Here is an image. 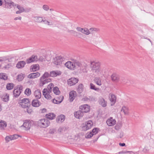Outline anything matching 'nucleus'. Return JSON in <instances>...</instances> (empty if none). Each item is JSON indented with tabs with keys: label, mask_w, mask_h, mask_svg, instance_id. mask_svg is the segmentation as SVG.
<instances>
[{
	"label": "nucleus",
	"mask_w": 154,
	"mask_h": 154,
	"mask_svg": "<svg viewBox=\"0 0 154 154\" xmlns=\"http://www.w3.org/2000/svg\"><path fill=\"white\" fill-rule=\"evenodd\" d=\"M3 100L4 101L8 102L9 100V96L8 95L6 94L4 96L3 98Z\"/></svg>",
	"instance_id": "49530a36"
},
{
	"label": "nucleus",
	"mask_w": 154,
	"mask_h": 154,
	"mask_svg": "<svg viewBox=\"0 0 154 154\" xmlns=\"http://www.w3.org/2000/svg\"><path fill=\"white\" fill-rule=\"evenodd\" d=\"M79 109L83 111V112L85 113L89 112L90 110V106L87 104L81 105L79 107Z\"/></svg>",
	"instance_id": "f8f14e48"
},
{
	"label": "nucleus",
	"mask_w": 154,
	"mask_h": 154,
	"mask_svg": "<svg viewBox=\"0 0 154 154\" xmlns=\"http://www.w3.org/2000/svg\"><path fill=\"white\" fill-rule=\"evenodd\" d=\"M46 117L49 119L52 120L55 117V115L53 113H49L45 115Z\"/></svg>",
	"instance_id": "cd10ccee"
},
{
	"label": "nucleus",
	"mask_w": 154,
	"mask_h": 154,
	"mask_svg": "<svg viewBox=\"0 0 154 154\" xmlns=\"http://www.w3.org/2000/svg\"><path fill=\"white\" fill-rule=\"evenodd\" d=\"M69 32L72 34L76 36H78L79 35H81L80 33L78 32H77L72 30H69Z\"/></svg>",
	"instance_id": "37998d69"
},
{
	"label": "nucleus",
	"mask_w": 154,
	"mask_h": 154,
	"mask_svg": "<svg viewBox=\"0 0 154 154\" xmlns=\"http://www.w3.org/2000/svg\"><path fill=\"white\" fill-rule=\"evenodd\" d=\"M65 65L67 68L70 70H74L75 69L74 62L68 61L65 64Z\"/></svg>",
	"instance_id": "0eeeda50"
},
{
	"label": "nucleus",
	"mask_w": 154,
	"mask_h": 154,
	"mask_svg": "<svg viewBox=\"0 0 154 154\" xmlns=\"http://www.w3.org/2000/svg\"><path fill=\"white\" fill-rule=\"evenodd\" d=\"M94 81L96 84L99 86L102 85V82L101 79L98 77H96L94 79Z\"/></svg>",
	"instance_id": "2f4dec72"
},
{
	"label": "nucleus",
	"mask_w": 154,
	"mask_h": 154,
	"mask_svg": "<svg viewBox=\"0 0 154 154\" xmlns=\"http://www.w3.org/2000/svg\"><path fill=\"white\" fill-rule=\"evenodd\" d=\"M17 8L19 11H20L22 12L24 11V8L23 7L20 6V5H17Z\"/></svg>",
	"instance_id": "603ef678"
},
{
	"label": "nucleus",
	"mask_w": 154,
	"mask_h": 154,
	"mask_svg": "<svg viewBox=\"0 0 154 154\" xmlns=\"http://www.w3.org/2000/svg\"><path fill=\"white\" fill-rule=\"evenodd\" d=\"M92 70L96 75L102 76L104 72L102 69L100 67V64L99 62L93 61L91 63Z\"/></svg>",
	"instance_id": "f257e3e1"
},
{
	"label": "nucleus",
	"mask_w": 154,
	"mask_h": 154,
	"mask_svg": "<svg viewBox=\"0 0 154 154\" xmlns=\"http://www.w3.org/2000/svg\"><path fill=\"white\" fill-rule=\"evenodd\" d=\"M78 81V79L75 78H71L67 81L68 84L70 86L74 85L76 84Z\"/></svg>",
	"instance_id": "1a4fd4ad"
},
{
	"label": "nucleus",
	"mask_w": 154,
	"mask_h": 154,
	"mask_svg": "<svg viewBox=\"0 0 154 154\" xmlns=\"http://www.w3.org/2000/svg\"><path fill=\"white\" fill-rule=\"evenodd\" d=\"M61 72L60 71L57 70L53 71L50 72V76L52 77L57 76L61 75Z\"/></svg>",
	"instance_id": "aec40b11"
},
{
	"label": "nucleus",
	"mask_w": 154,
	"mask_h": 154,
	"mask_svg": "<svg viewBox=\"0 0 154 154\" xmlns=\"http://www.w3.org/2000/svg\"><path fill=\"white\" fill-rule=\"evenodd\" d=\"M111 78L112 80L116 82H118L119 80V76L116 74H113L111 76Z\"/></svg>",
	"instance_id": "412c9836"
},
{
	"label": "nucleus",
	"mask_w": 154,
	"mask_h": 154,
	"mask_svg": "<svg viewBox=\"0 0 154 154\" xmlns=\"http://www.w3.org/2000/svg\"><path fill=\"white\" fill-rule=\"evenodd\" d=\"M74 115L76 118L80 119L83 116L84 113L82 111L79 110L74 112Z\"/></svg>",
	"instance_id": "2eb2a0df"
},
{
	"label": "nucleus",
	"mask_w": 154,
	"mask_h": 154,
	"mask_svg": "<svg viewBox=\"0 0 154 154\" xmlns=\"http://www.w3.org/2000/svg\"><path fill=\"white\" fill-rule=\"evenodd\" d=\"M69 139H72L73 140H76L79 139V136L77 135H69L68 137Z\"/></svg>",
	"instance_id": "c9c22d12"
},
{
	"label": "nucleus",
	"mask_w": 154,
	"mask_h": 154,
	"mask_svg": "<svg viewBox=\"0 0 154 154\" xmlns=\"http://www.w3.org/2000/svg\"><path fill=\"white\" fill-rule=\"evenodd\" d=\"M93 135V134H92V132H88L85 135V137L86 138H90Z\"/></svg>",
	"instance_id": "c03bdc74"
},
{
	"label": "nucleus",
	"mask_w": 154,
	"mask_h": 154,
	"mask_svg": "<svg viewBox=\"0 0 154 154\" xmlns=\"http://www.w3.org/2000/svg\"><path fill=\"white\" fill-rule=\"evenodd\" d=\"M8 78L7 76L5 73H0V79H2L4 80L7 79Z\"/></svg>",
	"instance_id": "a19ab883"
},
{
	"label": "nucleus",
	"mask_w": 154,
	"mask_h": 154,
	"mask_svg": "<svg viewBox=\"0 0 154 154\" xmlns=\"http://www.w3.org/2000/svg\"><path fill=\"white\" fill-rule=\"evenodd\" d=\"M93 125V122L91 120L88 121L82 125V129L83 131H86L91 128Z\"/></svg>",
	"instance_id": "423d86ee"
},
{
	"label": "nucleus",
	"mask_w": 154,
	"mask_h": 154,
	"mask_svg": "<svg viewBox=\"0 0 154 154\" xmlns=\"http://www.w3.org/2000/svg\"><path fill=\"white\" fill-rule=\"evenodd\" d=\"M76 29L78 31L81 32L86 35H88L90 34L89 29L87 28H83L80 27H77L76 28Z\"/></svg>",
	"instance_id": "6e6552de"
},
{
	"label": "nucleus",
	"mask_w": 154,
	"mask_h": 154,
	"mask_svg": "<svg viewBox=\"0 0 154 154\" xmlns=\"http://www.w3.org/2000/svg\"><path fill=\"white\" fill-rule=\"evenodd\" d=\"M65 118V116L63 115H61L58 116L56 119V122L58 123L63 122Z\"/></svg>",
	"instance_id": "6ab92c4d"
},
{
	"label": "nucleus",
	"mask_w": 154,
	"mask_h": 154,
	"mask_svg": "<svg viewBox=\"0 0 154 154\" xmlns=\"http://www.w3.org/2000/svg\"><path fill=\"white\" fill-rule=\"evenodd\" d=\"M7 123L5 121L0 120V130H4L7 126Z\"/></svg>",
	"instance_id": "b1692460"
},
{
	"label": "nucleus",
	"mask_w": 154,
	"mask_h": 154,
	"mask_svg": "<svg viewBox=\"0 0 154 154\" xmlns=\"http://www.w3.org/2000/svg\"><path fill=\"white\" fill-rule=\"evenodd\" d=\"M49 76V74L48 72H45L41 78L45 79H47L46 78H48Z\"/></svg>",
	"instance_id": "a18cd8bd"
},
{
	"label": "nucleus",
	"mask_w": 154,
	"mask_h": 154,
	"mask_svg": "<svg viewBox=\"0 0 154 154\" xmlns=\"http://www.w3.org/2000/svg\"><path fill=\"white\" fill-rule=\"evenodd\" d=\"M53 91L54 93L56 95L59 94L60 93L58 88L57 87L54 88L53 89Z\"/></svg>",
	"instance_id": "58836bf2"
},
{
	"label": "nucleus",
	"mask_w": 154,
	"mask_h": 154,
	"mask_svg": "<svg viewBox=\"0 0 154 154\" xmlns=\"http://www.w3.org/2000/svg\"><path fill=\"white\" fill-rule=\"evenodd\" d=\"M25 64V62L23 61L18 62L16 65V67L19 69L22 68L24 67Z\"/></svg>",
	"instance_id": "393cba45"
},
{
	"label": "nucleus",
	"mask_w": 154,
	"mask_h": 154,
	"mask_svg": "<svg viewBox=\"0 0 154 154\" xmlns=\"http://www.w3.org/2000/svg\"><path fill=\"white\" fill-rule=\"evenodd\" d=\"M83 85L82 84H80L78 88L79 91L80 92H82V91L83 89Z\"/></svg>",
	"instance_id": "8fccbe9b"
},
{
	"label": "nucleus",
	"mask_w": 154,
	"mask_h": 154,
	"mask_svg": "<svg viewBox=\"0 0 154 154\" xmlns=\"http://www.w3.org/2000/svg\"><path fill=\"white\" fill-rule=\"evenodd\" d=\"M51 92H48L47 89H44L43 91V94L44 97L48 100H50L51 99V97L50 94Z\"/></svg>",
	"instance_id": "4468645a"
},
{
	"label": "nucleus",
	"mask_w": 154,
	"mask_h": 154,
	"mask_svg": "<svg viewBox=\"0 0 154 154\" xmlns=\"http://www.w3.org/2000/svg\"><path fill=\"white\" fill-rule=\"evenodd\" d=\"M129 151H122L119 152V154L120 153H126L129 152Z\"/></svg>",
	"instance_id": "680f3d73"
},
{
	"label": "nucleus",
	"mask_w": 154,
	"mask_h": 154,
	"mask_svg": "<svg viewBox=\"0 0 154 154\" xmlns=\"http://www.w3.org/2000/svg\"><path fill=\"white\" fill-rule=\"evenodd\" d=\"M5 2V4H6L8 3V2H10L11 1L10 0H4Z\"/></svg>",
	"instance_id": "774afa93"
},
{
	"label": "nucleus",
	"mask_w": 154,
	"mask_h": 154,
	"mask_svg": "<svg viewBox=\"0 0 154 154\" xmlns=\"http://www.w3.org/2000/svg\"><path fill=\"white\" fill-rule=\"evenodd\" d=\"M90 88L91 89L94 90L96 91H98L99 89L96 87L95 86L93 83H91L90 84Z\"/></svg>",
	"instance_id": "f704fd0d"
},
{
	"label": "nucleus",
	"mask_w": 154,
	"mask_h": 154,
	"mask_svg": "<svg viewBox=\"0 0 154 154\" xmlns=\"http://www.w3.org/2000/svg\"><path fill=\"white\" fill-rule=\"evenodd\" d=\"M106 123L109 126H112L116 124V121L112 117H110L106 120Z\"/></svg>",
	"instance_id": "9b49d317"
},
{
	"label": "nucleus",
	"mask_w": 154,
	"mask_h": 154,
	"mask_svg": "<svg viewBox=\"0 0 154 154\" xmlns=\"http://www.w3.org/2000/svg\"><path fill=\"white\" fill-rule=\"evenodd\" d=\"M39 125L41 127L45 128L49 126L50 122L47 119H41L38 122Z\"/></svg>",
	"instance_id": "39448f33"
},
{
	"label": "nucleus",
	"mask_w": 154,
	"mask_h": 154,
	"mask_svg": "<svg viewBox=\"0 0 154 154\" xmlns=\"http://www.w3.org/2000/svg\"><path fill=\"white\" fill-rule=\"evenodd\" d=\"M66 60V58L61 55L57 56L54 58L53 63L56 65H60Z\"/></svg>",
	"instance_id": "7ed1b4c3"
},
{
	"label": "nucleus",
	"mask_w": 154,
	"mask_h": 154,
	"mask_svg": "<svg viewBox=\"0 0 154 154\" xmlns=\"http://www.w3.org/2000/svg\"><path fill=\"white\" fill-rule=\"evenodd\" d=\"M119 145L121 146H125V143H119Z\"/></svg>",
	"instance_id": "338daca9"
},
{
	"label": "nucleus",
	"mask_w": 154,
	"mask_h": 154,
	"mask_svg": "<svg viewBox=\"0 0 154 154\" xmlns=\"http://www.w3.org/2000/svg\"><path fill=\"white\" fill-rule=\"evenodd\" d=\"M75 63V68H76V66L79 67H81L82 66V63L78 61H75L74 62Z\"/></svg>",
	"instance_id": "09e8293b"
},
{
	"label": "nucleus",
	"mask_w": 154,
	"mask_h": 154,
	"mask_svg": "<svg viewBox=\"0 0 154 154\" xmlns=\"http://www.w3.org/2000/svg\"><path fill=\"white\" fill-rule=\"evenodd\" d=\"M14 140L18 138L19 137H21V136L17 134H15L12 135Z\"/></svg>",
	"instance_id": "864d4df0"
},
{
	"label": "nucleus",
	"mask_w": 154,
	"mask_h": 154,
	"mask_svg": "<svg viewBox=\"0 0 154 154\" xmlns=\"http://www.w3.org/2000/svg\"><path fill=\"white\" fill-rule=\"evenodd\" d=\"M120 111L121 113H123L124 115H129V109L127 106H123L121 108Z\"/></svg>",
	"instance_id": "ddd939ff"
},
{
	"label": "nucleus",
	"mask_w": 154,
	"mask_h": 154,
	"mask_svg": "<svg viewBox=\"0 0 154 154\" xmlns=\"http://www.w3.org/2000/svg\"><path fill=\"white\" fill-rule=\"evenodd\" d=\"M14 87V85L12 83H9L6 85V89L8 90L12 89Z\"/></svg>",
	"instance_id": "4c0bfd02"
},
{
	"label": "nucleus",
	"mask_w": 154,
	"mask_h": 154,
	"mask_svg": "<svg viewBox=\"0 0 154 154\" xmlns=\"http://www.w3.org/2000/svg\"><path fill=\"white\" fill-rule=\"evenodd\" d=\"M45 89H47L48 92H51L52 91V88L51 87H48V86L47 88Z\"/></svg>",
	"instance_id": "bf43d9fd"
},
{
	"label": "nucleus",
	"mask_w": 154,
	"mask_h": 154,
	"mask_svg": "<svg viewBox=\"0 0 154 154\" xmlns=\"http://www.w3.org/2000/svg\"><path fill=\"white\" fill-rule=\"evenodd\" d=\"M99 104L103 107H105L107 106V101H105L103 98H102L99 100Z\"/></svg>",
	"instance_id": "5701e85b"
},
{
	"label": "nucleus",
	"mask_w": 154,
	"mask_h": 154,
	"mask_svg": "<svg viewBox=\"0 0 154 154\" xmlns=\"http://www.w3.org/2000/svg\"><path fill=\"white\" fill-rule=\"evenodd\" d=\"M21 17H17L14 18V20H21Z\"/></svg>",
	"instance_id": "0e129e2a"
},
{
	"label": "nucleus",
	"mask_w": 154,
	"mask_h": 154,
	"mask_svg": "<svg viewBox=\"0 0 154 154\" xmlns=\"http://www.w3.org/2000/svg\"><path fill=\"white\" fill-rule=\"evenodd\" d=\"M56 130L54 129H51L49 131V133L50 134H53L55 132Z\"/></svg>",
	"instance_id": "4d7b16f0"
},
{
	"label": "nucleus",
	"mask_w": 154,
	"mask_h": 154,
	"mask_svg": "<svg viewBox=\"0 0 154 154\" xmlns=\"http://www.w3.org/2000/svg\"><path fill=\"white\" fill-rule=\"evenodd\" d=\"M37 61V56L33 55L31 57L27 59L26 62L27 63H29L32 62L36 61Z\"/></svg>",
	"instance_id": "4be33fe9"
},
{
	"label": "nucleus",
	"mask_w": 154,
	"mask_h": 154,
	"mask_svg": "<svg viewBox=\"0 0 154 154\" xmlns=\"http://www.w3.org/2000/svg\"><path fill=\"white\" fill-rule=\"evenodd\" d=\"M40 111L41 112L43 113L46 112L47 111V109L45 108H43L41 109Z\"/></svg>",
	"instance_id": "052dcab7"
},
{
	"label": "nucleus",
	"mask_w": 154,
	"mask_h": 154,
	"mask_svg": "<svg viewBox=\"0 0 154 154\" xmlns=\"http://www.w3.org/2000/svg\"><path fill=\"white\" fill-rule=\"evenodd\" d=\"M33 124V121L30 120H26L24 121L21 127H23L24 129L26 131L29 130Z\"/></svg>",
	"instance_id": "20e7f679"
},
{
	"label": "nucleus",
	"mask_w": 154,
	"mask_h": 154,
	"mask_svg": "<svg viewBox=\"0 0 154 154\" xmlns=\"http://www.w3.org/2000/svg\"><path fill=\"white\" fill-rule=\"evenodd\" d=\"M20 91L19 89L18 88L15 89L13 91L14 96L16 97H17L20 95Z\"/></svg>",
	"instance_id": "c756f323"
},
{
	"label": "nucleus",
	"mask_w": 154,
	"mask_h": 154,
	"mask_svg": "<svg viewBox=\"0 0 154 154\" xmlns=\"http://www.w3.org/2000/svg\"><path fill=\"white\" fill-rule=\"evenodd\" d=\"M8 61V59H0V62H4L5 61Z\"/></svg>",
	"instance_id": "69168bd1"
},
{
	"label": "nucleus",
	"mask_w": 154,
	"mask_h": 154,
	"mask_svg": "<svg viewBox=\"0 0 154 154\" xmlns=\"http://www.w3.org/2000/svg\"><path fill=\"white\" fill-rule=\"evenodd\" d=\"M40 75V74L38 72L32 73L29 74L28 76V78L29 79H35L39 77Z\"/></svg>",
	"instance_id": "a211bd4d"
},
{
	"label": "nucleus",
	"mask_w": 154,
	"mask_h": 154,
	"mask_svg": "<svg viewBox=\"0 0 154 154\" xmlns=\"http://www.w3.org/2000/svg\"><path fill=\"white\" fill-rule=\"evenodd\" d=\"M25 93L27 95H29L31 94V90L29 88H27L25 91Z\"/></svg>",
	"instance_id": "de8ad7c7"
},
{
	"label": "nucleus",
	"mask_w": 154,
	"mask_h": 154,
	"mask_svg": "<svg viewBox=\"0 0 154 154\" xmlns=\"http://www.w3.org/2000/svg\"><path fill=\"white\" fill-rule=\"evenodd\" d=\"M34 94L35 96L37 99H39L41 97V93L40 90H36L35 91Z\"/></svg>",
	"instance_id": "bb28decb"
},
{
	"label": "nucleus",
	"mask_w": 154,
	"mask_h": 154,
	"mask_svg": "<svg viewBox=\"0 0 154 154\" xmlns=\"http://www.w3.org/2000/svg\"><path fill=\"white\" fill-rule=\"evenodd\" d=\"M5 140L7 142H8L10 141L14 140V139L12 138V135H9L5 137Z\"/></svg>",
	"instance_id": "79ce46f5"
},
{
	"label": "nucleus",
	"mask_w": 154,
	"mask_h": 154,
	"mask_svg": "<svg viewBox=\"0 0 154 154\" xmlns=\"http://www.w3.org/2000/svg\"><path fill=\"white\" fill-rule=\"evenodd\" d=\"M48 87H50L52 88L54 87V85L52 83H50L48 85Z\"/></svg>",
	"instance_id": "e2e57ef3"
},
{
	"label": "nucleus",
	"mask_w": 154,
	"mask_h": 154,
	"mask_svg": "<svg viewBox=\"0 0 154 154\" xmlns=\"http://www.w3.org/2000/svg\"><path fill=\"white\" fill-rule=\"evenodd\" d=\"M27 112L29 113V114H31L32 112V110L30 109V108H29V107H28V108H27Z\"/></svg>",
	"instance_id": "5fc2aeb1"
},
{
	"label": "nucleus",
	"mask_w": 154,
	"mask_h": 154,
	"mask_svg": "<svg viewBox=\"0 0 154 154\" xmlns=\"http://www.w3.org/2000/svg\"><path fill=\"white\" fill-rule=\"evenodd\" d=\"M32 106L34 107H37L40 105V103L37 100H34L32 102Z\"/></svg>",
	"instance_id": "c85d7f7f"
},
{
	"label": "nucleus",
	"mask_w": 154,
	"mask_h": 154,
	"mask_svg": "<svg viewBox=\"0 0 154 154\" xmlns=\"http://www.w3.org/2000/svg\"><path fill=\"white\" fill-rule=\"evenodd\" d=\"M15 5L14 3L11 1L9 2H8L7 3L5 4L6 8L8 9L11 8Z\"/></svg>",
	"instance_id": "7c9ffc66"
},
{
	"label": "nucleus",
	"mask_w": 154,
	"mask_h": 154,
	"mask_svg": "<svg viewBox=\"0 0 154 154\" xmlns=\"http://www.w3.org/2000/svg\"><path fill=\"white\" fill-rule=\"evenodd\" d=\"M18 103L20 106L23 108H27L30 106V102L28 99L23 98L20 100Z\"/></svg>",
	"instance_id": "f03ea898"
},
{
	"label": "nucleus",
	"mask_w": 154,
	"mask_h": 154,
	"mask_svg": "<svg viewBox=\"0 0 154 154\" xmlns=\"http://www.w3.org/2000/svg\"><path fill=\"white\" fill-rule=\"evenodd\" d=\"M43 9L46 11H48L49 9V7L47 5H44L43 6Z\"/></svg>",
	"instance_id": "13d9d810"
},
{
	"label": "nucleus",
	"mask_w": 154,
	"mask_h": 154,
	"mask_svg": "<svg viewBox=\"0 0 154 154\" xmlns=\"http://www.w3.org/2000/svg\"><path fill=\"white\" fill-rule=\"evenodd\" d=\"M34 20L35 21L37 22H41L43 21L42 17H34Z\"/></svg>",
	"instance_id": "72a5a7b5"
},
{
	"label": "nucleus",
	"mask_w": 154,
	"mask_h": 154,
	"mask_svg": "<svg viewBox=\"0 0 154 154\" xmlns=\"http://www.w3.org/2000/svg\"><path fill=\"white\" fill-rule=\"evenodd\" d=\"M24 77V75L21 73L17 75V79L19 81H21L23 79Z\"/></svg>",
	"instance_id": "ea45409f"
},
{
	"label": "nucleus",
	"mask_w": 154,
	"mask_h": 154,
	"mask_svg": "<svg viewBox=\"0 0 154 154\" xmlns=\"http://www.w3.org/2000/svg\"><path fill=\"white\" fill-rule=\"evenodd\" d=\"M98 129H97V128H95L92 130V131L91 132H92V133L93 134V135H95L97 133Z\"/></svg>",
	"instance_id": "3c124183"
},
{
	"label": "nucleus",
	"mask_w": 154,
	"mask_h": 154,
	"mask_svg": "<svg viewBox=\"0 0 154 154\" xmlns=\"http://www.w3.org/2000/svg\"><path fill=\"white\" fill-rule=\"evenodd\" d=\"M110 100L113 104H114L116 103V96L113 94H111V97L110 98Z\"/></svg>",
	"instance_id": "473e14b6"
},
{
	"label": "nucleus",
	"mask_w": 154,
	"mask_h": 154,
	"mask_svg": "<svg viewBox=\"0 0 154 154\" xmlns=\"http://www.w3.org/2000/svg\"><path fill=\"white\" fill-rule=\"evenodd\" d=\"M43 21L44 22L45 24H47L48 25H51L52 24V23H50L49 21H47V20H43Z\"/></svg>",
	"instance_id": "6e6d98bb"
},
{
	"label": "nucleus",
	"mask_w": 154,
	"mask_h": 154,
	"mask_svg": "<svg viewBox=\"0 0 154 154\" xmlns=\"http://www.w3.org/2000/svg\"><path fill=\"white\" fill-rule=\"evenodd\" d=\"M39 66L38 64L33 65L31 66L30 70L32 71L35 72L39 70Z\"/></svg>",
	"instance_id": "a878e982"
},
{
	"label": "nucleus",
	"mask_w": 154,
	"mask_h": 154,
	"mask_svg": "<svg viewBox=\"0 0 154 154\" xmlns=\"http://www.w3.org/2000/svg\"><path fill=\"white\" fill-rule=\"evenodd\" d=\"M63 96H60L59 97L54 99L53 100V102L55 104H59L61 103L63 100Z\"/></svg>",
	"instance_id": "f3484780"
},
{
	"label": "nucleus",
	"mask_w": 154,
	"mask_h": 154,
	"mask_svg": "<svg viewBox=\"0 0 154 154\" xmlns=\"http://www.w3.org/2000/svg\"><path fill=\"white\" fill-rule=\"evenodd\" d=\"M50 79H45L41 78H40L39 86L42 87L44 85L50 81Z\"/></svg>",
	"instance_id": "dca6fc26"
},
{
	"label": "nucleus",
	"mask_w": 154,
	"mask_h": 154,
	"mask_svg": "<svg viewBox=\"0 0 154 154\" xmlns=\"http://www.w3.org/2000/svg\"><path fill=\"white\" fill-rule=\"evenodd\" d=\"M77 96L76 92L72 91L69 93V100L70 102H72L75 99Z\"/></svg>",
	"instance_id": "9d476101"
},
{
	"label": "nucleus",
	"mask_w": 154,
	"mask_h": 154,
	"mask_svg": "<svg viewBox=\"0 0 154 154\" xmlns=\"http://www.w3.org/2000/svg\"><path fill=\"white\" fill-rule=\"evenodd\" d=\"M91 33H94V32H97L100 31V29L92 27L89 29Z\"/></svg>",
	"instance_id": "e433bc0d"
}]
</instances>
